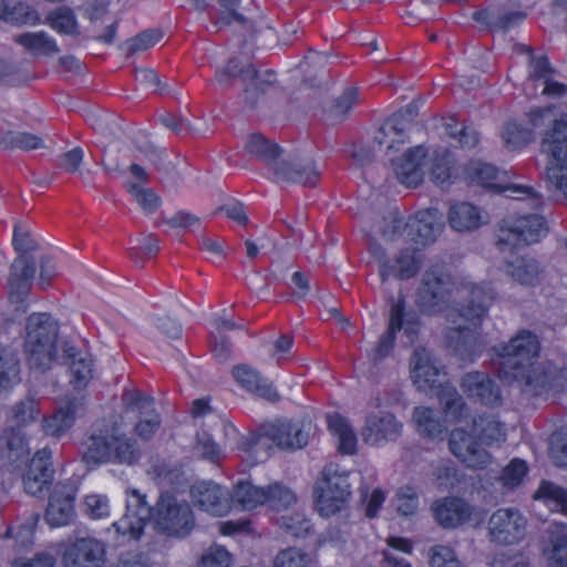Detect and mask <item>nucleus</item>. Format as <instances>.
I'll list each match as a JSON object with an SVG mask.
<instances>
[{
    "label": "nucleus",
    "instance_id": "obj_1",
    "mask_svg": "<svg viewBox=\"0 0 567 567\" xmlns=\"http://www.w3.org/2000/svg\"><path fill=\"white\" fill-rule=\"evenodd\" d=\"M420 298L427 312L444 316L455 351L476 354L481 349L477 328L495 299L494 290L467 280H453L442 268L434 267L424 276Z\"/></svg>",
    "mask_w": 567,
    "mask_h": 567
},
{
    "label": "nucleus",
    "instance_id": "obj_2",
    "mask_svg": "<svg viewBox=\"0 0 567 567\" xmlns=\"http://www.w3.org/2000/svg\"><path fill=\"white\" fill-rule=\"evenodd\" d=\"M492 352L499 379L515 384L525 395H548L567 386V369L538 360L540 341L529 330L518 331L507 342L493 347Z\"/></svg>",
    "mask_w": 567,
    "mask_h": 567
},
{
    "label": "nucleus",
    "instance_id": "obj_3",
    "mask_svg": "<svg viewBox=\"0 0 567 567\" xmlns=\"http://www.w3.org/2000/svg\"><path fill=\"white\" fill-rule=\"evenodd\" d=\"M125 505V514L112 525L123 542L138 540L150 517L155 528L167 536L184 537L195 526L192 508L177 492L163 493L151 511L146 495L137 488L127 487Z\"/></svg>",
    "mask_w": 567,
    "mask_h": 567
},
{
    "label": "nucleus",
    "instance_id": "obj_4",
    "mask_svg": "<svg viewBox=\"0 0 567 567\" xmlns=\"http://www.w3.org/2000/svg\"><path fill=\"white\" fill-rule=\"evenodd\" d=\"M554 106L532 110L528 113L532 127L517 120L507 121L501 130V138L508 151L523 150L534 140L533 128L553 121L543 137V147L550 155L547 181L567 199V114L554 118Z\"/></svg>",
    "mask_w": 567,
    "mask_h": 567
},
{
    "label": "nucleus",
    "instance_id": "obj_5",
    "mask_svg": "<svg viewBox=\"0 0 567 567\" xmlns=\"http://www.w3.org/2000/svg\"><path fill=\"white\" fill-rule=\"evenodd\" d=\"M410 379L413 385L424 393L439 398L445 416L454 422H466L468 409L455 388L445 381V372L432 353L424 348H416L409 362Z\"/></svg>",
    "mask_w": 567,
    "mask_h": 567
},
{
    "label": "nucleus",
    "instance_id": "obj_6",
    "mask_svg": "<svg viewBox=\"0 0 567 567\" xmlns=\"http://www.w3.org/2000/svg\"><path fill=\"white\" fill-rule=\"evenodd\" d=\"M472 433L455 427L450 433L449 450L468 467L484 468L492 462L487 447L506 440V427L495 415L476 416L471 420Z\"/></svg>",
    "mask_w": 567,
    "mask_h": 567
},
{
    "label": "nucleus",
    "instance_id": "obj_7",
    "mask_svg": "<svg viewBox=\"0 0 567 567\" xmlns=\"http://www.w3.org/2000/svg\"><path fill=\"white\" fill-rule=\"evenodd\" d=\"M140 456L136 443L122 433L118 425L95 427L85 442L83 453L89 465L114 463L131 466Z\"/></svg>",
    "mask_w": 567,
    "mask_h": 567
},
{
    "label": "nucleus",
    "instance_id": "obj_8",
    "mask_svg": "<svg viewBox=\"0 0 567 567\" xmlns=\"http://www.w3.org/2000/svg\"><path fill=\"white\" fill-rule=\"evenodd\" d=\"M384 227L381 231V239L390 244L405 237L416 245H427L436 239L443 229L442 215L435 208L417 212L408 223H404L399 214L390 212L384 218Z\"/></svg>",
    "mask_w": 567,
    "mask_h": 567
},
{
    "label": "nucleus",
    "instance_id": "obj_9",
    "mask_svg": "<svg viewBox=\"0 0 567 567\" xmlns=\"http://www.w3.org/2000/svg\"><path fill=\"white\" fill-rule=\"evenodd\" d=\"M271 443L280 449H301L307 444V434L297 423L278 421L267 425L262 433L243 437L239 447L256 462H262L270 455Z\"/></svg>",
    "mask_w": 567,
    "mask_h": 567
},
{
    "label": "nucleus",
    "instance_id": "obj_10",
    "mask_svg": "<svg viewBox=\"0 0 567 567\" xmlns=\"http://www.w3.org/2000/svg\"><path fill=\"white\" fill-rule=\"evenodd\" d=\"M466 178L494 192L503 193L508 198L527 202L530 208L537 209L542 197L533 187L512 181L508 173L498 171L495 166L475 161L465 171Z\"/></svg>",
    "mask_w": 567,
    "mask_h": 567
},
{
    "label": "nucleus",
    "instance_id": "obj_11",
    "mask_svg": "<svg viewBox=\"0 0 567 567\" xmlns=\"http://www.w3.org/2000/svg\"><path fill=\"white\" fill-rule=\"evenodd\" d=\"M56 336V323L49 315L35 313L29 317L25 352L31 369L44 371L51 367L55 360Z\"/></svg>",
    "mask_w": 567,
    "mask_h": 567
},
{
    "label": "nucleus",
    "instance_id": "obj_12",
    "mask_svg": "<svg viewBox=\"0 0 567 567\" xmlns=\"http://www.w3.org/2000/svg\"><path fill=\"white\" fill-rule=\"evenodd\" d=\"M351 496L348 474L337 466L329 465L322 470L313 485V503L322 517H331L343 511Z\"/></svg>",
    "mask_w": 567,
    "mask_h": 567
},
{
    "label": "nucleus",
    "instance_id": "obj_13",
    "mask_svg": "<svg viewBox=\"0 0 567 567\" xmlns=\"http://www.w3.org/2000/svg\"><path fill=\"white\" fill-rule=\"evenodd\" d=\"M38 415L39 410L32 399H25L11 408L7 417V447L1 454V458L9 465L16 466L29 456L30 447L22 429L33 423Z\"/></svg>",
    "mask_w": 567,
    "mask_h": 567
},
{
    "label": "nucleus",
    "instance_id": "obj_14",
    "mask_svg": "<svg viewBox=\"0 0 567 567\" xmlns=\"http://www.w3.org/2000/svg\"><path fill=\"white\" fill-rule=\"evenodd\" d=\"M547 231V221L538 212L509 215L499 225L497 244L504 248L532 245L543 239Z\"/></svg>",
    "mask_w": 567,
    "mask_h": 567
},
{
    "label": "nucleus",
    "instance_id": "obj_15",
    "mask_svg": "<svg viewBox=\"0 0 567 567\" xmlns=\"http://www.w3.org/2000/svg\"><path fill=\"white\" fill-rule=\"evenodd\" d=\"M230 502L231 509L238 506L241 509L251 511L261 505L280 509L292 505L296 502V495L290 488L279 483L270 484L265 488L249 481H240L235 485L233 495L230 494Z\"/></svg>",
    "mask_w": 567,
    "mask_h": 567
},
{
    "label": "nucleus",
    "instance_id": "obj_16",
    "mask_svg": "<svg viewBox=\"0 0 567 567\" xmlns=\"http://www.w3.org/2000/svg\"><path fill=\"white\" fill-rule=\"evenodd\" d=\"M14 248L22 252L11 265L9 276V297L11 301L18 302L27 295L34 276V262L24 255V252L34 250L38 246L32 234L20 225L14 227L13 238Z\"/></svg>",
    "mask_w": 567,
    "mask_h": 567
},
{
    "label": "nucleus",
    "instance_id": "obj_17",
    "mask_svg": "<svg viewBox=\"0 0 567 567\" xmlns=\"http://www.w3.org/2000/svg\"><path fill=\"white\" fill-rule=\"evenodd\" d=\"M419 326L416 317L405 310L401 299L398 300L391 308L386 332L381 337L378 346L369 353V357L374 361L386 357L393 349L395 333L400 331H403L406 343H412L417 334Z\"/></svg>",
    "mask_w": 567,
    "mask_h": 567
},
{
    "label": "nucleus",
    "instance_id": "obj_18",
    "mask_svg": "<svg viewBox=\"0 0 567 567\" xmlns=\"http://www.w3.org/2000/svg\"><path fill=\"white\" fill-rule=\"evenodd\" d=\"M403 425L396 416L378 402L370 408L361 431L363 441L371 446H384L395 441L402 433Z\"/></svg>",
    "mask_w": 567,
    "mask_h": 567
},
{
    "label": "nucleus",
    "instance_id": "obj_19",
    "mask_svg": "<svg viewBox=\"0 0 567 567\" xmlns=\"http://www.w3.org/2000/svg\"><path fill=\"white\" fill-rule=\"evenodd\" d=\"M527 520L515 508H499L488 519V536L493 543L501 545L518 544L525 538Z\"/></svg>",
    "mask_w": 567,
    "mask_h": 567
},
{
    "label": "nucleus",
    "instance_id": "obj_20",
    "mask_svg": "<svg viewBox=\"0 0 567 567\" xmlns=\"http://www.w3.org/2000/svg\"><path fill=\"white\" fill-rule=\"evenodd\" d=\"M436 522L444 528H457L462 525L476 527L483 522L480 509L471 506L460 497H444L432 505Z\"/></svg>",
    "mask_w": 567,
    "mask_h": 567
},
{
    "label": "nucleus",
    "instance_id": "obj_21",
    "mask_svg": "<svg viewBox=\"0 0 567 567\" xmlns=\"http://www.w3.org/2000/svg\"><path fill=\"white\" fill-rule=\"evenodd\" d=\"M429 151L422 145L389 156L388 162L396 179L405 186H417L424 178Z\"/></svg>",
    "mask_w": 567,
    "mask_h": 567
},
{
    "label": "nucleus",
    "instance_id": "obj_22",
    "mask_svg": "<svg viewBox=\"0 0 567 567\" xmlns=\"http://www.w3.org/2000/svg\"><path fill=\"white\" fill-rule=\"evenodd\" d=\"M189 494L193 503L209 515L221 517L231 511L228 488L215 482H197L190 487Z\"/></svg>",
    "mask_w": 567,
    "mask_h": 567
},
{
    "label": "nucleus",
    "instance_id": "obj_23",
    "mask_svg": "<svg viewBox=\"0 0 567 567\" xmlns=\"http://www.w3.org/2000/svg\"><path fill=\"white\" fill-rule=\"evenodd\" d=\"M412 122V112L401 110L389 117L375 135V142L384 148L385 157L394 155L409 138V128Z\"/></svg>",
    "mask_w": 567,
    "mask_h": 567
},
{
    "label": "nucleus",
    "instance_id": "obj_24",
    "mask_svg": "<svg viewBox=\"0 0 567 567\" xmlns=\"http://www.w3.org/2000/svg\"><path fill=\"white\" fill-rule=\"evenodd\" d=\"M371 251L379 265L380 276L383 280L390 277L410 278L417 272L421 265V256L415 251H401L396 256L394 264H389L382 245H373Z\"/></svg>",
    "mask_w": 567,
    "mask_h": 567
},
{
    "label": "nucleus",
    "instance_id": "obj_25",
    "mask_svg": "<svg viewBox=\"0 0 567 567\" xmlns=\"http://www.w3.org/2000/svg\"><path fill=\"white\" fill-rule=\"evenodd\" d=\"M104 558V545L89 537L72 543L63 551L62 561L65 567H102Z\"/></svg>",
    "mask_w": 567,
    "mask_h": 567
},
{
    "label": "nucleus",
    "instance_id": "obj_26",
    "mask_svg": "<svg viewBox=\"0 0 567 567\" xmlns=\"http://www.w3.org/2000/svg\"><path fill=\"white\" fill-rule=\"evenodd\" d=\"M138 416L135 424L136 434L144 440L150 439L159 426V419L154 409V400L150 396L134 393L125 410V419Z\"/></svg>",
    "mask_w": 567,
    "mask_h": 567
},
{
    "label": "nucleus",
    "instance_id": "obj_27",
    "mask_svg": "<svg viewBox=\"0 0 567 567\" xmlns=\"http://www.w3.org/2000/svg\"><path fill=\"white\" fill-rule=\"evenodd\" d=\"M75 487L70 484L55 486L49 501L45 520L52 527L68 525L74 518Z\"/></svg>",
    "mask_w": 567,
    "mask_h": 567
},
{
    "label": "nucleus",
    "instance_id": "obj_28",
    "mask_svg": "<svg viewBox=\"0 0 567 567\" xmlns=\"http://www.w3.org/2000/svg\"><path fill=\"white\" fill-rule=\"evenodd\" d=\"M461 389L467 398L485 406H497L502 403L499 390L486 373L478 371L466 373L462 378Z\"/></svg>",
    "mask_w": 567,
    "mask_h": 567
},
{
    "label": "nucleus",
    "instance_id": "obj_29",
    "mask_svg": "<svg viewBox=\"0 0 567 567\" xmlns=\"http://www.w3.org/2000/svg\"><path fill=\"white\" fill-rule=\"evenodd\" d=\"M52 455L48 449H42L32 457L30 467L23 477L24 489L28 494L38 495L51 482Z\"/></svg>",
    "mask_w": 567,
    "mask_h": 567
},
{
    "label": "nucleus",
    "instance_id": "obj_30",
    "mask_svg": "<svg viewBox=\"0 0 567 567\" xmlns=\"http://www.w3.org/2000/svg\"><path fill=\"white\" fill-rule=\"evenodd\" d=\"M320 176V169L312 161L289 162L281 161L274 166V178L277 183H298L312 186Z\"/></svg>",
    "mask_w": 567,
    "mask_h": 567
},
{
    "label": "nucleus",
    "instance_id": "obj_31",
    "mask_svg": "<svg viewBox=\"0 0 567 567\" xmlns=\"http://www.w3.org/2000/svg\"><path fill=\"white\" fill-rule=\"evenodd\" d=\"M548 567H567V525L551 523L542 547Z\"/></svg>",
    "mask_w": 567,
    "mask_h": 567
},
{
    "label": "nucleus",
    "instance_id": "obj_32",
    "mask_svg": "<svg viewBox=\"0 0 567 567\" xmlns=\"http://www.w3.org/2000/svg\"><path fill=\"white\" fill-rule=\"evenodd\" d=\"M447 220L455 231H471L487 224L488 215L471 203L461 202L450 207Z\"/></svg>",
    "mask_w": 567,
    "mask_h": 567
},
{
    "label": "nucleus",
    "instance_id": "obj_33",
    "mask_svg": "<svg viewBox=\"0 0 567 567\" xmlns=\"http://www.w3.org/2000/svg\"><path fill=\"white\" fill-rule=\"evenodd\" d=\"M432 181L445 187L458 176V168L449 151H434L429 154L426 165Z\"/></svg>",
    "mask_w": 567,
    "mask_h": 567
},
{
    "label": "nucleus",
    "instance_id": "obj_34",
    "mask_svg": "<svg viewBox=\"0 0 567 567\" xmlns=\"http://www.w3.org/2000/svg\"><path fill=\"white\" fill-rule=\"evenodd\" d=\"M0 20L16 25H38L41 22L32 6L12 0H0Z\"/></svg>",
    "mask_w": 567,
    "mask_h": 567
},
{
    "label": "nucleus",
    "instance_id": "obj_35",
    "mask_svg": "<svg viewBox=\"0 0 567 567\" xmlns=\"http://www.w3.org/2000/svg\"><path fill=\"white\" fill-rule=\"evenodd\" d=\"M80 411V403L70 401L62 405L52 416L42 421V429L47 435L59 437L73 425Z\"/></svg>",
    "mask_w": 567,
    "mask_h": 567
},
{
    "label": "nucleus",
    "instance_id": "obj_36",
    "mask_svg": "<svg viewBox=\"0 0 567 567\" xmlns=\"http://www.w3.org/2000/svg\"><path fill=\"white\" fill-rule=\"evenodd\" d=\"M412 421L421 435L432 440H441L446 431L444 421L429 406H416L413 410Z\"/></svg>",
    "mask_w": 567,
    "mask_h": 567
},
{
    "label": "nucleus",
    "instance_id": "obj_37",
    "mask_svg": "<svg viewBox=\"0 0 567 567\" xmlns=\"http://www.w3.org/2000/svg\"><path fill=\"white\" fill-rule=\"evenodd\" d=\"M235 380L247 391L269 400L278 398L275 389L261 375L248 365H238L233 370Z\"/></svg>",
    "mask_w": 567,
    "mask_h": 567
},
{
    "label": "nucleus",
    "instance_id": "obj_38",
    "mask_svg": "<svg viewBox=\"0 0 567 567\" xmlns=\"http://www.w3.org/2000/svg\"><path fill=\"white\" fill-rule=\"evenodd\" d=\"M532 79L530 81L537 82L542 86V94L551 99H559L567 94V86L560 82L550 79L549 65L546 58H537L532 60Z\"/></svg>",
    "mask_w": 567,
    "mask_h": 567
},
{
    "label": "nucleus",
    "instance_id": "obj_39",
    "mask_svg": "<svg viewBox=\"0 0 567 567\" xmlns=\"http://www.w3.org/2000/svg\"><path fill=\"white\" fill-rule=\"evenodd\" d=\"M505 272L516 282L524 286H535L543 277L538 262L533 258H515L505 264Z\"/></svg>",
    "mask_w": 567,
    "mask_h": 567
},
{
    "label": "nucleus",
    "instance_id": "obj_40",
    "mask_svg": "<svg viewBox=\"0 0 567 567\" xmlns=\"http://www.w3.org/2000/svg\"><path fill=\"white\" fill-rule=\"evenodd\" d=\"M328 429L338 442V450L343 454H353L357 451V435L349 421L332 413L327 416Z\"/></svg>",
    "mask_w": 567,
    "mask_h": 567
},
{
    "label": "nucleus",
    "instance_id": "obj_41",
    "mask_svg": "<svg viewBox=\"0 0 567 567\" xmlns=\"http://www.w3.org/2000/svg\"><path fill=\"white\" fill-rule=\"evenodd\" d=\"M44 147V140L35 134L13 131L7 125L0 126V148L32 151Z\"/></svg>",
    "mask_w": 567,
    "mask_h": 567
},
{
    "label": "nucleus",
    "instance_id": "obj_42",
    "mask_svg": "<svg viewBox=\"0 0 567 567\" xmlns=\"http://www.w3.org/2000/svg\"><path fill=\"white\" fill-rule=\"evenodd\" d=\"M16 42L37 55H52L59 52L55 39L44 31L22 33L16 38Z\"/></svg>",
    "mask_w": 567,
    "mask_h": 567
},
{
    "label": "nucleus",
    "instance_id": "obj_43",
    "mask_svg": "<svg viewBox=\"0 0 567 567\" xmlns=\"http://www.w3.org/2000/svg\"><path fill=\"white\" fill-rule=\"evenodd\" d=\"M45 24L62 35L74 37L80 33L79 21L74 11L65 6L50 11L45 17Z\"/></svg>",
    "mask_w": 567,
    "mask_h": 567
},
{
    "label": "nucleus",
    "instance_id": "obj_44",
    "mask_svg": "<svg viewBox=\"0 0 567 567\" xmlns=\"http://www.w3.org/2000/svg\"><path fill=\"white\" fill-rule=\"evenodd\" d=\"M534 498L542 501L549 509L567 515V489L548 481H543Z\"/></svg>",
    "mask_w": 567,
    "mask_h": 567
},
{
    "label": "nucleus",
    "instance_id": "obj_45",
    "mask_svg": "<svg viewBox=\"0 0 567 567\" xmlns=\"http://www.w3.org/2000/svg\"><path fill=\"white\" fill-rule=\"evenodd\" d=\"M246 150L249 154L261 158L272 172L274 166L282 161L279 158V147L259 134H251L248 137Z\"/></svg>",
    "mask_w": 567,
    "mask_h": 567
},
{
    "label": "nucleus",
    "instance_id": "obj_46",
    "mask_svg": "<svg viewBox=\"0 0 567 567\" xmlns=\"http://www.w3.org/2000/svg\"><path fill=\"white\" fill-rule=\"evenodd\" d=\"M237 75H240L245 81H251L256 84L260 83V75L254 65L250 63L241 65L238 60L230 61L225 69L219 70L215 75V81L226 86L230 83V80Z\"/></svg>",
    "mask_w": 567,
    "mask_h": 567
},
{
    "label": "nucleus",
    "instance_id": "obj_47",
    "mask_svg": "<svg viewBox=\"0 0 567 567\" xmlns=\"http://www.w3.org/2000/svg\"><path fill=\"white\" fill-rule=\"evenodd\" d=\"M20 381L19 362L13 351L0 348V390H8Z\"/></svg>",
    "mask_w": 567,
    "mask_h": 567
},
{
    "label": "nucleus",
    "instance_id": "obj_48",
    "mask_svg": "<svg viewBox=\"0 0 567 567\" xmlns=\"http://www.w3.org/2000/svg\"><path fill=\"white\" fill-rule=\"evenodd\" d=\"M82 511L90 519H105L111 515V502L106 494L89 493L83 497Z\"/></svg>",
    "mask_w": 567,
    "mask_h": 567
},
{
    "label": "nucleus",
    "instance_id": "obj_49",
    "mask_svg": "<svg viewBox=\"0 0 567 567\" xmlns=\"http://www.w3.org/2000/svg\"><path fill=\"white\" fill-rule=\"evenodd\" d=\"M313 559L309 553L299 547H288L278 551L272 567H312Z\"/></svg>",
    "mask_w": 567,
    "mask_h": 567
},
{
    "label": "nucleus",
    "instance_id": "obj_50",
    "mask_svg": "<svg viewBox=\"0 0 567 567\" xmlns=\"http://www.w3.org/2000/svg\"><path fill=\"white\" fill-rule=\"evenodd\" d=\"M162 37L163 34L159 30H146L127 40L123 44L122 50L126 55L141 54L155 47Z\"/></svg>",
    "mask_w": 567,
    "mask_h": 567
},
{
    "label": "nucleus",
    "instance_id": "obj_51",
    "mask_svg": "<svg viewBox=\"0 0 567 567\" xmlns=\"http://www.w3.org/2000/svg\"><path fill=\"white\" fill-rule=\"evenodd\" d=\"M126 188L134 202L146 213H153L161 205L159 197L150 188L135 181H127Z\"/></svg>",
    "mask_w": 567,
    "mask_h": 567
},
{
    "label": "nucleus",
    "instance_id": "obj_52",
    "mask_svg": "<svg viewBox=\"0 0 567 567\" xmlns=\"http://www.w3.org/2000/svg\"><path fill=\"white\" fill-rule=\"evenodd\" d=\"M528 473V465L524 460L513 458L502 471L499 483L506 489L518 487Z\"/></svg>",
    "mask_w": 567,
    "mask_h": 567
},
{
    "label": "nucleus",
    "instance_id": "obj_53",
    "mask_svg": "<svg viewBox=\"0 0 567 567\" xmlns=\"http://www.w3.org/2000/svg\"><path fill=\"white\" fill-rule=\"evenodd\" d=\"M278 524L287 534L296 538L305 537L312 528L311 522L302 513H288L280 516Z\"/></svg>",
    "mask_w": 567,
    "mask_h": 567
},
{
    "label": "nucleus",
    "instance_id": "obj_54",
    "mask_svg": "<svg viewBox=\"0 0 567 567\" xmlns=\"http://www.w3.org/2000/svg\"><path fill=\"white\" fill-rule=\"evenodd\" d=\"M69 357L72 358L71 362V373H72V382L75 383V386H84L87 384L90 379L92 378V359L89 354H74L69 353Z\"/></svg>",
    "mask_w": 567,
    "mask_h": 567
},
{
    "label": "nucleus",
    "instance_id": "obj_55",
    "mask_svg": "<svg viewBox=\"0 0 567 567\" xmlns=\"http://www.w3.org/2000/svg\"><path fill=\"white\" fill-rule=\"evenodd\" d=\"M430 567H464L455 550L446 545H435L429 550Z\"/></svg>",
    "mask_w": 567,
    "mask_h": 567
},
{
    "label": "nucleus",
    "instance_id": "obj_56",
    "mask_svg": "<svg viewBox=\"0 0 567 567\" xmlns=\"http://www.w3.org/2000/svg\"><path fill=\"white\" fill-rule=\"evenodd\" d=\"M233 558L223 546L213 545L207 548L199 560V567H230Z\"/></svg>",
    "mask_w": 567,
    "mask_h": 567
},
{
    "label": "nucleus",
    "instance_id": "obj_57",
    "mask_svg": "<svg viewBox=\"0 0 567 567\" xmlns=\"http://www.w3.org/2000/svg\"><path fill=\"white\" fill-rule=\"evenodd\" d=\"M394 506L403 516L413 515L419 507V497L414 488L410 486L400 488L394 498Z\"/></svg>",
    "mask_w": 567,
    "mask_h": 567
},
{
    "label": "nucleus",
    "instance_id": "obj_58",
    "mask_svg": "<svg viewBox=\"0 0 567 567\" xmlns=\"http://www.w3.org/2000/svg\"><path fill=\"white\" fill-rule=\"evenodd\" d=\"M550 456L557 466L567 468V427L553 434Z\"/></svg>",
    "mask_w": 567,
    "mask_h": 567
},
{
    "label": "nucleus",
    "instance_id": "obj_59",
    "mask_svg": "<svg viewBox=\"0 0 567 567\" xmlns=\"http://www.w3.org/2000/svg\"><path fill=\"white\" fill-rule=\"evenodd\" d=\"M447 134L456 140L464 148L473 147L478 140L477 132L472 126H460L457 124H446Z\"/></svg>",
    "mask_w": 567,
    "mask_h": 567
},
{
    "label": "nucleus",
    "instance_id": "obj_60",
    "mask_svg": "<svg viewBox=\"0 0 567 567\" xmlns=\"http://www.w3.org/2000/svg\"><path fill=\"white\" fill-rule=\"evenodd\" d=\"M196 451L202 457L210 462H216L223 456V449L206 433L198 435Z\"/></svg>",
    "mask_w": 567,
    "mask_h": 567
},
{
    "label": "nucleus",
    "instance_id": "obj_61",
    "mask_svg": "<svg viewBox=\"0 0 567 567\" xmlns=\"http://www.w3.org/2000/svg\"><path fill=\"white\" fill-rule=\"evenodd\" d=\"M489 567H529L525 557L518 553H498L489 563Z\"/></svg>",
    "mask_w": 567,
    "mask_h": 567
},
{
    "label": "nucleus",
    "instance_id": "obj_62",
    "mask_svg": "<svg viewBox=\"0 0 567 567\" xmlns=\"http://www.w3.org/2000/svg\"><path fill=\"white\" fill-rule=\"evenodd\" d=\"M357 101L358 90L355 87L347 89L336 102L333 110L334 116L337 118H342L352 109Z\"/></svg>",
    "mask_w": 567,
    "mask_h": 567
},
{
    "label": "nucleus",
    "instance_id": "obj_63",
    "mask_svg": "<svg viewBox=\"0 0 567 567\" xmlns=\"http://www.w3.org/2000/svg\"><path fill=\"white\" fill-rule=\"evenodd\" d=\"M109 0H85L83 3V13L91 21H99L109 12Z\"/></svg>",
    "mask_w": 567,
    "mask_h": 567
},
{
    "label": "nucleus",
    "instance_id": "obj_64",
    "mask_svg": "<svg viewBox=\"0 0 567 567\" xmlns=\"http://www.w3.org/2000/svg\"><path fill=\"white\" fill-rule=\"evenodd\" d=\"M385 501V494L381 488H374L365 497V516L373 518L378 515L383 503Z\"/></svg>",
    "mask_w": 567,
    "mask_h": 567
}]
</instances>
